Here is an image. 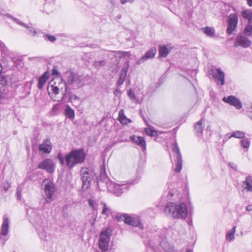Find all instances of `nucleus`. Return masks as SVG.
Here are the masks:
<instances>
[{
    "label": "nucleus",
    "mask_w": 252,
    "mask_h": 252,
    "mask_svg": "<svg viewBox=\"0 0 252 252\" xmlns=\"http://www.w3.org/2000/svg\"><path fill=\"white\" fill-rule=\"evenodd\" d=\"M64 77L66 81L62 79L58 86L53 85L51 86L52 91L55 94H58L59 92H61L63 95L62 99L67 93L68 88L75 90L83 86L88 76L67 71L64 73Z\"/></svg>",
    "instance_id": "1"
},
{
    "label": "nucleus",
    "mask_w": 252,
    "mask_h": 252,
    "mask_svg": "<svg viewBox=\"0 0 252 252\" xmlns=\"http://www.w3.org/2000/svg\"><path fill=\"white\" fill-rule=\"evenodd\" d=\"M166 215L174 219H185L188 215V207L185 203H168L164 209Z\"/></svg>",
    "instance_id": "2"
},
{
    "label": "nucleus",
    "mask_w": 252,
    "mask_h": 252,
    "mask_svg": "<svg viewBox=\"0 0 252 252\" xmlns=\"http://www.w3.org/2000/svg\"><path fill=\"white\" fill-rule=\"evenodd\" d=\"M86 154L83 149L71 150L65 156V163L68 169H71L75 166L83 163Z\"/></svg>",
    "instance_id": "3"
},
{
    "label": "nucleus",
    "mask_w": 252,
    "mask_h": 252,
    "mask_svg": "<svg viewBox=\"0 0 252 252\" xmlns=\"http://www.w3.org/2000/svg\"><path fill=\"white\" fill-rule=\"evenodd\" d=\"M118 221H124L125 223L138 227L141 230L144 228L143 223L139 216H131L127 214H118L116 216Z\"/></svg>",
    "instance_id": "4"
},
{
    "label": "nucleus",
    "mask_w": 252,
    "mask_h": 252,
    "mask_svg": "<svg viewBox=\"0 0 252 252\" xmlns=\"http://www.w3.org/2000/svg\"><path fill=\"white\" fill-rule=\"evenodd\" d=\"M30 221L35 228L36 227L47 225V220L42 209L33 210L31 214Z\"/></svg>",
    "instance_id": "5"
},
{
    "label": "nucleus",
    "mask_w": 252,
    "mask_h": 252,
    "mask_svg": "<svg viewBox=\"0 0 252 252\" xmlns=\"http://www.w3.org/2000/svg\"><path fill=\"white\" fill-rule=\"evenodd\" d=\"M107 188L109 192L119 196L128 189V185L127 184H118L112 181L107 183Z\"/></svg>",
    "instance_id": "6"
},
{
    "label": "nucleus",
    "mask_w": 252,
    "mask_h": 252,
    "mask_svg": "<svg viewBox=\"0 0 252 252\" xmlns=\"http://www.w3.org/2000/svg\"><path fill=\"white\" fill-rule=\"evenodd\" d=\"M80 175L82 182V189L83 190H86L90 186L91 182L93 178V172L88 168L82 167L80 170Z\"/></svg>",
    "instance_id": "7"
},
{
    "label": "nucleus",
    "mask_w": 252,
    "mask_h": 252,
    "mask_svg": "<svg viewBox=\"0 0 252 252\" xmlns=\"http://www.w3.org/2000/svg\"><path fill=\"white\" fill-rule=\"evenodd\" d=\"M43 186H44L45 202L47 203H50L53 200V195L55 191V185L51 180L45 179L43 181Z\"/></svg>",
    "instance_id": "8"
},
{
    "label": "nucleus",
    "mask_w": 252,
    "mask_h": 252,
    "mask_svg": "<svg viewBox=\"0 0 252 252\" xmlns=\"http://www.w3.org/2000/svg\"><path fill=\"white\" fill-rule=\"evenodd\" d=\"M111 232L109 229L101 232L99 239L98 247L102 252H106L109 247Z\"/></svg>",
    "instance_id": "9"
},
{
    "label": "nucleus",
    "mask_w": 252,
    "mask_h": 252,
    "mask_svg": "<svg viewBox=\"0 0 252 252\" xmlns=\"http://www.w3.org/2000/svg\"><path fill=\"white\" fill-rule=\"evenodd\" d=\"M173 152L175 154V162L176 164V167L175 171L176 172H180L182 169V156L180 151V149L178 146L176 142L174 143Z\"/></svg>",
    "instance_id": "10"
},
{
    "label": "nucleus",
    "mask_w": 252,
    "mask_h": 252,
    "mask_svg": "<svg viewBox=\"0 0 252 252\" xmlns=\"http://www.w3.org/2000/svg\"><path fill=\"white\" fill-rule=\"evenodd\" d=\"M210 74L212 75L213 77L216 80L218 85L223 86L225 83V74L220 68L211 69Z\"/></svg>",
    "instance_id": "11"
},
{
    "label": "nucleus",
    "mask_w": 252,
    "mask_h": 252,
    "mask_svg": "<svg viewBox=\"0 0 252 252\" xmlns=\"http://www.w3.org/2000/svg\"><path fill=\"white\" fill-rule=\"evenodd\" d=\"M38 168L51 173L55 170V164L52 159L47 158L40 162L38 165Z\"/></svg>",
    "instance_id": "12"
},
{
    "label": "nucleus",
    "mask_w": 252,
    "mask_h": 252,
    "mask_svg": "<svg viewBox=\"0 0 252 252\" xmlns=\"http://www.w3.org/2000/svg\"><path fill=\"white\" fill-rule=\"evenodd\" d=\"M238 17L236 14H231L229 16V20L226 32L230 35L235 30L238 24Z\"/></svg>",
    "instance_id": "13"
},
{
    "label": "nucleus",
    "mask_w": 252,
    "mask_h": 252,
    "mask_svg": "<svg viewBox=\"0 0 252 252\" xmlns=\"http://www.w3.org/2000/svg\"><path fill=\"white\" fill-rule=\"evenodd\" d=\"M251 41L244 35L239 34L236 39L234 46L237 47L241 46L243 48H247L251 45Z\"/></svg>",
    "instance_id": "14"
},
{
    "label": "nucleus",
    "mask_w": 252,
    "mask_h": 252,
    "mask_svg": "<svg viewBox=\"0 0 252 252\" xmlns=\"http://www.w3.org/2000/svg\"><path fill=\"white\" fill-rule=\"evenodd\" d=\"M9 224L10 220L9 218L4 216L0 231V240H2L3 243L5 242V240H3V237H5L7 235L9 231Z\"/></svg>",
    "instance_id": "15"
},
{
    "label": "nucleus",
    "mask_w": 252,
    "mask_h": 252,
    "mask_svg": "<svg viewBox=\"0 0 252 252\" xmlns=\"http://www.w3.org/2000/svg\"><path fill=\"white\" fill-rule=\"evenodd\" d=\"M36 231L40 238L44 241H48L50 239V235L48 234V228L47 225H42V226L36 227Z\"/></svg>",
    "instance_id": "16"
},
{
    "label": "nucleus",
    "mask_w": 252,
    "mask_h": 252,
    "mask_svg": "<svg viewBox=\"0 0 252 252\" xmlns=\"http://www.w3.org/2000/svg\"><path fill=\"white\" fill-rule=\"evenodd\" d=\"M128 55V53L124 51H109L107 53V57L110 59L113 60L115 59V62L117 61H120L121 59L125 57L126 55Z\"/></svg>",
    "instance_id": "17"
},
{
    "label": "nucleus",
    "mask_w": 252,
    "mask_h": 252,
    "mask_svg": "<svg viewBox=\"0 0 252 252\" xmlns=\"http://www.w3.org/2000/svg\"><path fill=\"white\" fill-rule=\"evenodd\" d=\"M222 100L230 105L235 106L238 109L242 108V105L241 101L233 95L224 97L222 98Z\"/></svg>",
    "instance_id": "18"
},
{
    "label": "nucleus",
    "mask_w": 252,
    "mask_h": 252,
    "mask_svg": "<svg viewBox=\"0 0 252 252\" xmlns=\"http://www.w3.org/2000/svg\"><path fill=\"white\" fill-rule=\"evenodd\" d=\"M39 151L44 153L49 154L52 149V146L50 139L49 138L45 139L43 142L38 146Z\"/></svg>",
    "instance_id": "19"
},
{
    "label": "nucleus",
    "mask_w": 252,
    "mask_h": 252,
    "mask_svg": "<svg viewBox=\"0 0 252 252\" xmlns=\"http://www.w3.org/2000/svg\"><path fill=\"white\" fill-rule=\"evenodd\" d=\"M157 50L156 48H152L146 52L145 55L141 57L137 62V64H140L141 63L144 62L145 61L152 59L155 57Z\"/></svg>",
    "instance_id": "20"
},
{
    "label": "nucleus",
    "mask_w": 252,
    "mask_h": 252,
    "mask_svg": "<svg viewBox=\"0 0 252 252\" xmlns=\"http://www.w3.org/2000/svg\"><path fill=\"white\" fill-rule=\"evenodd\" d=\"M108 182H112L109 180L106 173L105 170L104 169L101 168L100 175H99V179L97 182L98 186L101 184L106 185V187H107V183Z\"/></svg>",
    "instance_id": "21"
},
{
    "label": "nucleus",
    "mask_w": 252,
    "mask_h": 252,
    "mask_svg": "<svg viewBox=\"0 0 252 252\" xmlns=\"http://www.w3.org/2000/svg\"><path fill=\"white\" fill-rule=\"evenodd\" d=\"M49 77V74L47 72H44L41 77L38 78L37 87L39 89H42L48 78Z\"/></svg>",
    "instance_id": "22"
},
{
    "label": "nucleus",
    "mask_w": 252,
    "mask_h": 252,
    "mask_svg": "<svg viewBox=\"0 0 252 252\" xmlns=\"http://www.w3.org/2000/svg\"><path fill=\"white\" fill-rule=\"evenodd\" d=\"M202 121V120H200L194 125V131L197 136H200L202 134L203 130Z\"/></svg>",
    "instance_id": "23"
},
{
    "label": "nucleus",
    "mask_w": 252,
    "mask_h": 252,
    "mask_svg": "<svg viewBox=\"0 0 252 252\" xmlns=\"http://www.w3.org/2000/svg\"><path fill=\"white\" fill-rule=\"evenodd\" d=\"M64 113L66 117L69 118L70 120H73L74 119V111L71 109V108L68 105H67L66 106Z\"/></svg>",
    "instance_id": "24"
},
{
    "label": "nucleus",
    "mask_w": 252,
    "mask_h": 252,
    "mask_svg": "<svg viewBox=\"0 0 252 252\" xmlns=\"http://www.w3.org/2000/svg\"><path fill=\"white\" fill-rule=\"evenodd\" d=\"M170 51V49L166 46H160L159 48V56L160 57L165 58L167 57Z\"/></svg>",
    "instance_id": "25"
},
{
    "label": "nucleus",
    "mask_w": 252,
    "mask_h": 252,
    "mask_svg": "<svg viewBox=\"0 0 252 252\" xmlns=\"http://www.w3.org/2000/svg\"><path fill=\"white\" fill-rule=\"evenodd\" d=\"M245 189L248 191H252V177L248 176L246 177V180L244 182Z\"/></svg>",
    "instance_id": "26"
},
{
    "label": "nucleus",
    "mask_w": 252,
    "mask_h": 252,
    "mask_svg": "<svg viewBox=\"0 0 252 252\" xmlns=\"http://www.w3.org/2000/svg\"><path fill=\"white\" fill-rule=\"evenodd\" d=\"M241 13L243 18L247 20L248 22L252 21V12L251 10H243Z\"/></svg>",
    "instance_id": "27"
},
{
    "label": "nucleus",
    "mask_w": 252,
    "mask_h": 252,
    "mask_svg": "<svg viewBox=\"0 0 252 252\" xmlns=\"http://www.w3.org/2000/svg\"><path fill=\"white\" fill-rule=\"evenodd\" d=\"M161 247L163 249L167 252H172L173 250V247L172 245L170 244L168 242L166 241H162L160 244Z\"/></svg>",
    "instance_id": "28"
},
{
    "label": "nucleus",
    "mask_w": 252,
    "mask_h": 252,
    "mask_svg": "<svg viewBox=\"0 0 252 252\" xmlns=\"http://www.w3.org/2000/svg\"><path fill=\"white\" fill-rule=\"evenodd\" d=\"M236 226H234L232 227V228L230 230L226 235V239L231 241L234 239L235 238V233L236 231Z\"/></svg>",
    "instance_id": "29"
},
{
    "label": "nucleus",
    "mask_w": 252,
    "mask_h": 252,
    "mask_svg": "<svg viewBox=\"0 0 252 252\" xmlns=\"http://www.w3.org/2000/svg\"><path fill=\"white\" fill-rule=\"evenodd\" d=\"M244 33L247 36H252V21L248 23V24L244 29Z\"/></svg>",
    "instance_id": "30"
},
{
    "label": "nucleus",
    "mask_w": 252,
    "mask_h": 252,
    "mask_svg": "<svg viewBox=\"0 0 252 252\" xmlns=\"http://www.w3.org/2000/svg\"><path fill=\"white\" fill-rule=\"evenodd\" d=\"M100 204L102 205V210L101 212L102 215L108 216L111 212L110 208L108 207L106 204V203L103 202H101Z\"/></svg>",
    "instance_id": "31"
},
{
    "label": "nucleus",
    "mask_w": 252,
    "mask_h": 252,
    "mask_svg": "<svg viewBox=\"0 0 252 252\" xmlns=\"http://www.w3.org/2000/svg\"><path fill=\"white\" fill-rule=\"evenodd\" d=\"M137 145L141 146L144 149H146V142L143 137H137L135 143Z\"/></svg>",
    "instance_id": "32"
},
{
    "label": "nucleus",
    "mask_w": 252,
    "mask_h": 252,
    "mask_svg": "<svg viewBox=\"0 0 252 252\" xmlns=\"http://www.w3.org/2000/svg\"><path fill=\"white\" fill-rule=\"evenodd\" d=\"M204 33L208 36L213 37L215 35V30L214 28L207 27L204 29Z\"/></svg>",
    "instance_id": "33"
},
{
    "label": "nucleus",
    "mask_w": 252,
    "mask_h": 252,
    "mask_svg": "<svg viewBox=\"0 0 252 252\" xmlns=\"http://www.w3.org/2000/svg\"><path fill=\"white\" fill-rule=\"evenodd\" d=\"M106 64V61L105 60L101 61H95L94 63V66L97 69H99L100 67L104 66Z\"/></svg>",
    "instance_id": "34"
},
{
    "label": "nucleus",
    "mask_w": 252,
    "mask_h": 252,
    "mask_svg": "<svg viewBox=\"0 0 252 252\" xmlns=\"http://www.w3.org/2000/svg\"><path fill=\"white\" fill-rule=\"evenodd\" d=\"M146 134L151 137H154L157 135V132L156 130L151 129L149 128H146L145 129Z\"/></svg>",
    "instance_id": "35"
},
{
    "label": "nucleus",
    "mask_w": 252,
    "mask_h": 252,
    "mask_svg": "<svg viewBox=\"0 0 252 252\" xmlns=\"http://www.w3.org/2000/svg\"><path fill=\"white\" fill-rule=\"evenodd\" d=\"M6 85V82L4 80L3 78L1 80V83H0V97H3L4 95V92L5 90V85Z\"/></svg>",
    "instance_id": "36"
},
{
    "label": "nucleus",
    "mask_w": 252,
    "mask_h": 252,
    "mask_svg": "<svg viewBox=\"0 0 252 252\" xmlns=\"http://www.w3.org/2000/svg\"><path fill=\"white\" fill-rule=\"evenodd\" d=\"M4 15L9 18L12 19L14 22H15L18 25H20L23 27H27V25L26 24H25L23 22H22V21H21L19 19L13 17L12 16L10 15V14H6Z\"/></svg>",
    "instance_id": "37"
},
{
    "label": "nucleus",
    "mask_w": 252,
    "mask_h": 252,
    "mask_svg": "<svg viewBox=\"0 0 252 252\" xmlns=\"http://www.w3.org/2000/svg\"><path fill=\"white\" fill-rule=\"evenodd\" d=\"M119 61H117L114 64L112 65L110 67V70L113 73H116L119 69L120 66Z\"/></svg>",
    "instance_id": "38"
},
{
    "label": "nucleus",
    "mask_w": 252,
    "mask_h": 252,
    "mask_svg": "<svg viewBox=\"0 0 252 252\" xmlns=\"http://www.w3.org/2000/svg\"><path fill=\"white\" fill-rule=\"evenodd\" d=\"M245 134L242 131H236L232 133L231 137H234L237 138H242L244 137Z\"/></svg>",
    "instance_id": "39"
},
{
    "label": "nucleus",
    "mask_w": 252,
    "mask_h": 252,
    "mask_svg": "<svg viewBox=\"0 0 252 252\" xmlns=\"http://www.w3.org/2000/svg\"><path fill=\"white\" fill-rule=\"evenodd\" d=\"M128 67H129V61H126V62L125 63V64L124 65V66L121 69V74H122V75L126 76Z\"/></svg>",
    "instance_id": "40"
},
{
    "label": "nucleus",
    "mask_w": 252,
    "mask_h": 252,
    "mask_svg": "<svg viewBox=\"0 0 252 252\" xmlns=\"http://www.w3.org/2000/svg\"><path fill=\"white\" fill-rule=\"evenodd\" d=\"M250 142L248 139H244L241 141V146L245 149H248Z\"/></svg>",
    "instance_id": "41"
},
{
    "label": "nucleus",
    "mask_w": 252,
    "mask_h": 252,
    "mask_svg": "<svg viewBox=\"0 0 252 252\" xmlns=\"http://www.w3.org/2000/svg\"><path fill=\"white\" fill-rule=\"evenodd\" d=\"M43 36L45 40H48L51 42H54L56 40V38L54 36L50 34H45Z\"/></svg>",
    "instance_id": "42"
},
{
    "label": "nucleus",
    "mask_w": 252,
    "mask_h": 252,
    "mask_svg": "<svg viewBox=\"0 0 252 252\" xmlns=\"http://www.w3.org/2000/svg\"><path fill=\"white\" fill-rule=\"evenodd\" d=\"M88 203H89V206L93 210H97V205L96 204L94 200H93L92 199H89Z\"/></svg>",
    "instance_id": "43"
},
{
    "label": "nucleus",
    "mask_w": 252,
    "mask_h": 252,
    "mask_svg": "<svg viewBox=\"0 0 252 252\" xmlns=\"http://www.w3.org/2000/svg\"><path fill=\"white\" fill-rule=\"evenodd\" d=\"M57 158L60 161V163L62 165H63L64 164V162L65 161V157L63 158L61 153H59L57 156Z\"/></svg>",
    "instance_id": "44"
},
{
    "label": "nucleus",
    "mask_w": 252,
    "mask_h": 252,
    "mask_svg": "<svg viewBox=\"0 0 252 252\" xmlns=\"http://www.w3.org/2000/svg\"><path fill=\"white\" fill-rule=\"evenodd\" d=\"M127 94L131 99L134 100L137 99V96H136L134 92H133L131 89L128 91Z\"/></svg>",
    "instance_id": "45"
},
{
    "label": "nucleus",
    "mask_w": 252,
    "mask_h": 252,
    "mask_svg": "<svg viewBox=\"0 0 252 252\" xmlns=\"http://www.w3.org/2000/svg\"><path fill=\"white\" fill-rule=\"evenodd\" d=\"M126 77V76H124L122 74H120L117 81V84L118 85L121 86L123 84L124 82L125 81Z\"/></svg>",
    "instance_id": "46"
},
{
    "label": "nucleus",
    "mask_w": 252,
    "mask_h": 252,
    "mask_svg": "<svg viewBox=\"0 0 252 252\" xmlns=\"http://www.w3.org/2000/svg\"><path fill=\"white\" fill-rule=\"evenodd\" d=\"M120 122L124 125L127 124L128 123H131V120L128 118H127L126 116L122 118L121 119H119V120Z\"/></svg>",
    "instance_id": "47"
},
{
    "label": "nucleus",
    "mask_w": 252,
    "mask_h": 252,
    "mask_svg": "<svg viewBox=\"0 0 252 252\" xmlns=\"http://www.w3.org/2000/svg\"><path fill=\"white\" fill-rule=\"evenodd\" d=\"M22 191V188L21 187H20L19 186H18L17 189V191H16V196H17V198L18 200H20L21 198Z\"/></svg>",
    "instance_id": "48"
},
{
    "label": "nucleus",
    "mask_w": 252,
    "mask_h": 252,
    "mask_svg": "<svg viewBox=\"0 0 252 252\" xmlns=\"http://www.w3.org/2000/svg\"><path fill=\"white\" fill-rule=\"evenodd\" d=\"M25 27L28 29L29 34L33 33V35H34L36 34V32L33 28L28 26L27 25V27Z\"/></svg>",
    "instance_id": "49"
},
{
    "label": "nucleus",
    "mask_w": 252,
    "mask_h": 252,
    "mask_svg": "<svg viewBox=\"0 0 252 252\" xmlns=\"http://www.w3.org/2000/svg\"><path fill=\"white\" fill-rule=\"evenodd\" d=\"M69 99L70 100H77L79 99V97L75 94H71L69 95Z\"/></svg>",
    "instance_id": "50"
},
{
    "label": "nucleus",
    "mask_w": 252,
    "mask_h": 252,
    "mask_svg": "<svg viewBox=\"0 0 252 252\" xmlns=\"http://www.w3.org/2000/svg\"><path fill=\"white\" fill-rule=\"evenodd\" d=\"M124 117H125L124 115V111L123 109H121L119 113L118 120H119V119H121Z\"/></svg>",
    "instance_id": "51"
},
{
    "label": "nucleus",
    "mask_w": 252,
    "mask_h": 252,
    "mask_svg": "<svg viewBox=\"0 0 252 252\" xmlns=\"http://www.w3.org/2000/svg\"><path fill=\"white\" fill-rule=\"evenodd\" d=\"M135 0H120V2L122 4H124L126 2L132 3Z\"/></svg>",
    "instance_id": "52"
},
{
    "label": "nucleus",
    "mask_w": 252,
    "mask_h": 252,
    "mask_svg": "<svg viewBox=\"0 0 252 252\" xmlns=\"http://www.w3.org/2000/svg\"><path fill=\"white\" fill-rule=\"evenodd\" d=\"M129 139L132 141V142H134L135 143H136V139H137V137L135 136V135H132V136H130L129 137Z\"/></svg>",
    "instance_id": "53"
},
{
    "label": "nucleus",
    "mask_w": 252,
    "mask_h": 252,
    "mask_svg": "<svg viewBox=\"0 0 252 252\" xmlns=\"http://www.w3.org/2000/svg\"><path fill=\"white\" fill-rule=\"evenodd\" d=\"M52 74L53 75H58L60 74L58 70L55 67L52 69Z\"/></svg>",
    "instance_id": "54"
},
{
    "label": "nucleus",
    "mask_w": 252,
    "mask_h": 252,
    "mask_svg": "<svg viewBox=\"0 0 252 252\" xmlns=\"http://www.w3.org/2000/svg\"><path fill=\"white\" fill-rule=\"evenodd\" d=\"M246 210L247 211H252V204L249 205L246 207Z\"/></svg>",
    "instance_id": "55"
},
{
    "label": "nucleus",
    "mask_w": 252,
    "mask_h": 252,
    "mask_svg": "<svg viewBox=\"0 0 252 252\" xmlns=\"http://www.w3.org/2000/svg\"><path fill=\"white\" fill-rule=\"evenodd\" d=\"M229 165H230V167L232 169H233L234 170H237L236 166L234 164V163H229Z\"/></svg>",
    "instance_id": "56"
},
{
    "label": "nucleus",
    "mask_w": 252,
    "mask_h": 252,
    "mask_svg": "<svg viewBox=\"0 0 252 252\" xmlns=\"http://www.w3.org/2000/svg\"><path fill=\"white\" fill-rule=\"evenodd\" d=\"M4 47H5L4 44L0 41V48L1 49L2 52L4 51V50L2 49V48Z\"/></svg>",
    "instance_id": "57"
},
{
    "label": "nucleus",
    "mask_w": 252,
    "mask_h": 252,
    "mask_svg": "<svg viewBox=\"0 0 252 252\" xmlns=\"http://www.w3.org/2000/svg\"><path fill=\"white\" fill-rule=\"evenodd\" d=\"M248 5L252 7V0H246Z\"/></svg>",
    "instance_id": "58"
},
{
    "label": "nucleus",
    "mask_w": 252,
    "mask_h": 252,
    "mask_svg": "<svg viewBox=\"0 0 252 252\" xmlns=\"http://www.w3.org/2000/svg\"><path fill=\"white\" fill-rule=\"evenodd\" d=\"M248 115L250 118L252 120V111H249L248 112Z\"/></svg>",
    "instance_id": "59"
},
{
    "label": "nucleus",
    "mask_w": 252,
    "mask_h": 252,
    "mask_svg": "<svg viewBox=\"0 0 252 252\" xmlns=\"http://www.w3.org/2000/svg\"><path fill=\"white\" fill-rule=\"evenodd\" d=\"M8 187H4V189L5 190H7V189H8Z\"/></svg>",
    "instance_id": "60"
},
{
    "label": "nucleus",
    "mask_w": 252,
    "mask_h": 252,
    "mask_svg": "<svg viewBox=\"0 0 252 252\" xmlns=\"http://www.w3.org/2000/svg\"><path fill=\"white\" fill-rule=\"evenodd\" d=\"M94 252H99L97 250H95Z\"/></svg>",
    "instance_id": "61"
},
{
    "label": "nucleus",
    "mask_w": 252,
    "mask_h": 252,
    "mask_svg": "<svg viewBox=\"0 0 252 252\" xmlns=\"http://www.w3.org/2000/svg\"><path fill=\"white\" fill-rule=\"evenodd\" d=\"M187 252H190V251H188Z\"/></svg>",
    "instance_id": "62"
}]
</instances>
